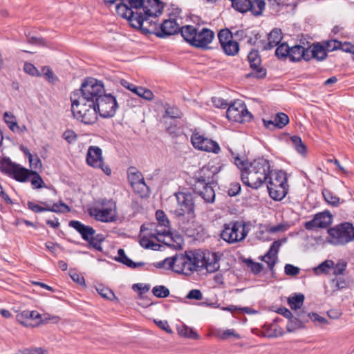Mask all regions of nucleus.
Instances as JSON below:
<instances>
[{
	"mask_svg": "<svg viewBox=\"0 0 354 354\" xmlns=\"http://www.w3.org/2000/svg\"><path fill=\"white\" fill-rule=\"evenodd\" d=\"M165 114L172 119L180 118L182 116L181 111L175 106L167 107L165 110Z\"/></svg>",
	"mask_w": 354,
	"mask_h": 354,
	"instance_id": "obj_54",
	"label": "nucleus"
},
{
	"mask_svg": "<svg viewBox=\"0 0 354 354\" xmlns=\"http://www.w3.org/2000/svg\"><path fill=\"white\" fill-rule=\"evenodd\" d=\"M196 39L193 46L196 48L206 49L208 48V44L212 42L214 37V33L209 28H203L201 30H197L196 32Z\"/></svg>",
	"mask_w": 354,
	"mask_h": 354,
	"instance_id": "obj_21",
	"label": "nucleus"
},
{
	"mask_svg": "<svg viewBox=\"0 0 354 354\" xmlns=\"http://www.w3.org/2000/svg\"><path fill=\"white\" fill-rule=\"evenodd\" d=\"M138 96L147 101H151L153 100L154 95L151 90L141 86V88L140 89Z\"/></svg>",
	"mask_w": 354,
	"mask_h": 354,
	"instance_id": "obj_59",
	"label": "nucleus"
},
{
	"mask_svg": "<svg viewBox=\"0 0 354 354\" xmlns=\"http://www.w3.org/2000/svg\"><path fill=\"white\" fill-rule=\"evenodd\" d=\"M3 119L10 129L13 132H15L17 130L19 129L20 127L18 125L17 121L15 120V117L13 114L9 112H5L3 115Z\"/></svg>",
	"mask_w": 354,
	"mask_h": 354,
	"instance_id": "obj_42",
	"label": "nucleus"
},
{
	"mask_svg": "<svg viewBox=\"0 0 354 354\" xmlns=\"http://www.w3.org/2000/svg\"><path fill=\"white\" fill-rule=\"evenodd\" d=\"M116 12L118 15L122 18L127 19L132 26L133 23L135 21L136 12H134L131 8H129V5L125 3V1H121V3L116 6Z\"/></svg>",
	"mask_w": 354,
	"mask_h": 354,
	"instance_id": "obj_27",
	"label": "nucleus"
},
{
	"mask_svg": "<svg viewBox=\"0 0 354 354\" xmlns=\"http://www.w3.org/2000/svg\"><path fill=\"white\" fill-rule=\"evenodd\" d=\"M46 211L53 212L55 213H60L64 212H69V207L63 202L59 203H54L51 207H46Z\"/></svg>",
	"mask_w": 354,
	"mask_h": 354,
	"instance_id": "obj_51",
	"label": "nucleus"
},
{
	"mask_svg": "<svg viewBox=\"0 0 354 354\" xmlns=\"http://www.w3.org/2000/svg\"><path fill=\"white\" fill-rule=\"evenodd\" d=\"M281 243L279 240L274 241L267 253L262 257L261 260L264 261L270 270H272L277 259V254Z\"/></svg>",
	"mask_w": 354,
	"mask_h": 354,
	"instance_id": "obj_24",
	"label": "nucleus"
},
{
	"mask_svg": "<svg viewBox=\"0 0 354 354\" xmlns=\"http://www.w3.org/2000/svg\"><path fill=\"white\" fill-rule=\"evenodd\" d=\"M163 10L162 3L160 0H147V4H145L144 12L149 17H153L162 14Z\"/></svg>",
	"mask_w": 354,
	"mask_h": 354,
	"instance_id": "obj_26",
	"label": "nucleus"
},
{
	"mask_svg": "<svg viewBox=\"0 0 354 354\" xmlns=\"http://www.w3.org/2000/svg\"><path fill=\"white\" fill-rule=\"evenodd\" d=\"M221 170V167L217 165H205L195 173L196 179H202L212 186L217 185V174Z\"/></svg>",
	"mask_w": 354,
	"mask_h": 354,
	"instance_id": "obj_18",
	"label": "nucleus"
},
{
	"mask_svg": "<svg viewBox=\"0 0 354 354\" xmlns=\"http://www.w3.org/2000/svg\"><path fill=\"white\" fill-rule=\"evenodd\" d=\"M205 259L204 268L207 270L208 272H214L219 269V257L214 252H205Z\"/></svg>",
	"mask_w": 354,
	"mask_h": 354,
	"instance_id": "obj_28",
	"label": "nucleus"
},
{
	"mask_svg": "<svg viewBox=\"0 0 354 354\" xmlns=\"http://www.w3.org/2000/svg\"><path fill=\"white\" fill-rule=\"evenodd\" d=\"M17 165V164L12 162L9 159H3L0 162V170L11 176Z\"/></svg>",
	"mask_w": 354,
	"mask_h": 354,
	"instance_id": "obj_43",
	"label": "nucleus"
},
{
	"mask_svg": "<svg viewBox=\"0 0 354 354\" xmlns=\"http://www.w3.org/2000/svg\"><path fill=\"white\" fill-rule=\"evenodd\" d=\"M187 259H189V266L191 267L192 274L194 272L200 271L204 268L205 254L201 250H190L186 252Z\"/></svg>",
	"mask_w": 354,
	"mask_h": 354,
	"instance_id": "obj_20",
	"label": "nucleus"
},
{
	"mask_svg": "<svg viewBox=\"0 0 354 354\" xmlns=\"http://www.w3.org/2000/svg\"><path fill=\"white\" fill-rule=\"evenodd\" d=\"M77 134L73 130H66L64 132L62 138L68 143H73L77 140Z\"/></svg>",
	"mask_w": 354,
	"mask_h": 354,
	"instance_id": "obj_63",
	"label": "nucleus"
},
{
	"mask_svg": "<svg viewBox=\"0 0 354 354\" xmlns=\"http://www.w3.org/2000/svg\"><path fill=\"white\" fill-rule=\"evenodd\" d=\"M97 292L101 295L102 297L110 301L117 299L113 292L108 288L102 286H99L96 288Z\"/></svg>",
	"mask_w": 354,
	"mask_h": 354,
	"instance_id": "obj_45",
	"label": "nucleus"
},
{
	"mask_svg": "<svg viewBox=\"0 0 354 354\" xmlns=\"http://www.w3.org/2000/svg\"><path fill=\"white\" fill-rule=\"evenodd\" d=\"M248 60L252 71L246 75L247 77L263 79L266 76L267 71L261 66V59L258 50H251L248 55Z\"/></svg>",
	"mask_w": 354,
	"mask_h": 354,
	"instance_id": "obj_15",
	"label": "nucleus"
},
{
	"mask_svg": "<svg viewBox=\"0 0 354 354\" xmlns=\"http://www.w3.org/2000/svg\"><path fill=\"white\" fill-rule=\"evenodd\" d=\"M234 156L235 165L241 171V180L244 185L252 189H258L268 180L272 171L270 162L259 158L254 160L249 165L247 161L241 159L239 156Z\"/></svg>",
	"mask_w": 354,
	"mask_h": 354,
	"instance_id": "obj_1",
	"label": "nucleus"
},
{
	"mask_svg": "<svg viewBox=\"0 0 354 354\" xmlns=\"http://www.w3.org/2000/svg\"><path fill=\"white\" fill-rule=\"evenodd\" d=\"M79 95L77 99H82L91 104L96 103L101 97L105 95L104 84L102 81L93 77L86 78L81 85L80 90L75 91Z\"/></svg>",
	"mask_w": 354,
	"mask_h": 354,
	"instance_id": "obj_3",
	"label": "nucleus"
},
{
	"mask_svg": "<svg viewBox=\"0 0 354 354\" xmlns=\"http://www.w3.org/2000/svg\"><path fill=\"white\" fill-rule=\"evenodd\" d=\"M310 48H304L301 45L290 47L289 59L292 62H300L301 59L309 61Z\"/></svg>",
	"mask_w": 354,
	"mask_h": 354,
	"instance_id": "obj_23",
	"label": "nucleus"
},
{
	"mask_svg": "<svg viewBox=\"0 0 354 354\" xmlns=\"http://www.w3.org/2000/svg\"><path fill=\"white\" fill-rule=\"evenodd\" d=\"M132 288L135 291L138 290L139 294L142 295V294H145L149 290L150 285L143 283H136L133 285Z\"/></svg>",
	"mask_w": 354,
	"mask_h": 354,
	"instance_id": "obj_64",
	"label": "nucleus"
},
{
	"mask_svg": "<svg viewBox=\"0 0 354 354\" xmlns=\"http://www.w3.org/2000/svg\"><path fill=\"white\" fill-rule=\"evenodd\" d=\"M102 207H95L90 214L97 221L111 223L117 220L116 204L112 200L103 199L100 203Z\"/></svg>",
	"mask_w": 354,
	"mask_h": 354,
	"instance_id": "obj_8",
	"label": "nucleus"
},
{
	"mask_svg": "<svg viewBox=\"0 0 354 354\" xmlns=\"http://www.w3.org/2000/svg\"><path fill=\"white\" fill-rule=\"evenodd\" d=\"M232 6L240 12L250 11L254 16H259L265 8L266 2L263 0H234Z\"/></svg>",
	"mask_w": 354,
	"mask_h": 354,
	"instance_id": "obj_13",
	"label": "nucleus"
},
{
	"mask_svg": "<svg viewBox=\"0 0 354 354\" xmlns=\"http://www.w3.org/2000/svg\"><path fill=\"white\" fill-rule=\"evenodd\" d=\"M28 160L32 169H37L41 167V162L37 155L33 156L32 154H29Z\"/></svg>",
	"mask_w": 354,
	"mask_h": 354,
	"instance_id": "obj_60",
	"label": "nucleus"
},
{
	"mask_svg": "<svg viewBox=\"0 0 354 354\" xmlns=\"http://www.w3.org/2000/svg\"><path fill=\"white\" fill-rule=\"evenodd\" d=\"M180 27L174 19H165L159 25L156 36L160 38L175 35L179 32Z\"/></svg>",
	"mask_w": 354,
	"mask_h": 354,
	"instance_id": "obj_22",
	"label": "nucleus"
},
{
	"mask_svg": "<svg viewBox=\"0 0 354 354\" xmlns=\"http://www.w3.org/2000/svg\"><path fill=\"white\" fill-rule=\"evenodd\" d=\"M288 319V322L286 326V330L288 332L292 333L297 329L304 327V324L302 321H301L295 315L292 314L291 317H289Z\"/></svg>",
	"mask_w": 354,
	"mask_h": 354,
	"instance_id": "obj_35",
	"label": "nucleus"
},
{
	"mask_svg": "<svg viewBox=\"0 0 354 354\" xmlns=\"http://www.w3.org/2000/svg\"><path fill=\"white\" fill-rule=\"evenodd\" d=\"M192 143L194 148L201 151L218 153L221 148L218 144L199 133H194L191 138Z\"/></svg>",
	"mask_w": 354,
	"mask_h": 354,
	"instance_id": "obj_16",
	"label": "nucleus"
},
{
	"mask_svg": "<svg viewBox=\"0 0 354 354\" xmlns=\"http://www.w3.org/2000/svg\"><path fill=\"white\" fill-rule=\"evenodd\" d=\"M24 71L26 73L34 77L41 76V73H39L38 69L31 63H25L24 66Z\"/></svg>",
	"mask_w": 354,
	"mask_h": 354,
	"instance_id": "obj_53",
	"label": "nucleus"
},
{
	"mask_svg": "<svg viewBox=\"0 0 354 354\" xmlns=\"http://www.w3.org/2000/svg\"><path fill=\"white\" fill-rule=\"evenodd\" d=\"M157 17L155 16V19H153V17H149V15L136 12V16L132 27L140 29L145 34H152L156 36L157 30L159 26Z\"/></svg>",
	"mask_w": 354,
	"mask_h": 354,
	"instance_id": "obj_11",
	"label": "nucleus"
},
{
	"mask_svg": "<svg viewBox=\"0 0 354 354\" xmlns=\"http://www.w3.org/2000/svg\"><path fill=\"white\" fill-rule=\"evenodd\" d=\"M268 42L264 46V50H270L277 46L282 39V32L279 28H274L268 35Z\"/></svg>",
	"mask_w": 354,
	"mask_h": 354,
	"instance_id": "obj_29",
	"label": "nucleus"
},
{
	"mask_svg": "<svg viewBox=\"0 0 354 354\" xmlns=\"http://www.w3.org/2000/svg\"><path fill=\"white\" fill-rule=\"evenodd\" d=\"M310 48L309 57L310 60L312 58L315 59L317 61H323L327 57V53L325 48L319 44H314Z\"/></svg>",
	"mask_w": 354,
	"mask_h": 354,
	"instance_id": "obj_30",
	"label": "nucleus"
},
{
	"mask_svg": "<svg viewBox=\"0 0 354 354\" xmlns=\"http://www.w3.org/2000/svg\"><path fill=\"white\" fill-rule=\"evenodd\" d=\"M323 196L325 201L333 206H337L339 203V198L334 195L331 192L327 189L323 190Z\"/></svg>",
	"mask_w": 354,
	"mask_h": 354,
	"instance_id": "obj_46",
	"label": "nucleus"
},
{
	"mask_svg": "<svg viewBox=\"0 0 354 354\" xmlns=\"http://www.w3.org/2000/svg\"><path fill=\"white\" fill-rule=\"evenodd\" d=\"M274 120L277 129L283 128L289 122L288 116L284 113H278L275 115Z\"/></svg>",
	"mask_w": 354,
	"mask_h": 354,
	"instance_id": "obj_48",
	"label": "nucleus"
},
{
	"mask_svg": "<svg viewBox=\"0 0 354 354\" xmlns=\"http://www.w3.org/2000/svg\"><path fill=\"white\" fill-rule=\"evenodd\" d=\"M97 113L104 118H111L115 115L118 104L116 99L111 94H105L95 103Z\"/></svg>",
	"mask_w": 354,
	"mask_h": 354,
	"instance_id": "obj_12",
	"label": "nucleus"
},
{
	"mask_svg": "<svg viewBox=\"0 0 354 354\" xmlns=\"http://www.w3.org/2000/svg\"><path fill=\"white\" fill-rule=\"evenodd\" d=\"M304 299L305 297L303 294H295L289 297L287 301L290 308L295 311L301 308Z\"/></svg>",
	"mask_w": 354,
	"mask_h": 354,
	"instance_id": "obj_34",
	"label": "nucleus"
},
{
	"mask_svg": "<svg viewBox=\"0 0 354 354\" xmlns=\"http://www.w3.org/2000/svg\"><path fill=\"white\" fill-rule=\"evenodd\" d=\"M115 260L118 262H120L123 264H125L129 268H135L139 266H144V263H134L131 259H130L125 254V252L123 249L120 248L118 250V257L115 258Z\"/></svg>",
	"mask_w": 354,
	"mask_h": 354,
	"instance_id": "obj_32",
	"label": "nucleus"
},
{
	"mask_svg": "<svg viewBox=\"0 0 354 354\" xmlns=\"http://www.w3.org/2000/svg\"><path fill=\"white\" fill-rule=\"evenodd\" d=\"M289 53L290 46L286 42L279 44L275 50V55L280 59H286L288 58Z\"/></svg>",
	"mask_w": 354,
	"mask_h": 354,
	"instance_id": "obj_40",
	"label": "nucleus"
},
{
	"mask_svg": "<svg viewBox=\"0 0 354 354\" xmlns=\"http://www.w3.org/2000/svg\"><path fill=\"white\" fill-rule=\"evenodd\" d=\"M295 315L302 321L303 324L309 322L310 320L312 313H307L304 309H298L295 310Z\"/></svg>",
	"mask_w": 354,
	"mask_h": 354,
	"instance_id": "obj_58",
	"label": "nucleus"
},
{
	"mask_svg": "<svg viewBox=\"0 0 354 354\" xmlns=\"http://www.w3.org/2000/svg\"><path fill=\"white\" fill-rule=\"evenodd\" d=\"M332 215L329 212H323L315 215L314 218L305 223V228L313 230L316 228H326L332 223Z\"/></svg>",
	"mask_w": 354,
	"mask_h": 354,
	"instance_id": "obj_19",
	"label": "nucleus"
},
{
	"mask_svg": "<svg viewBox=\"0 0 354 354\" xmlns=\"http://www.w3.org/2000/svg\"><path fill=\"white\" fill-rule=\"evenodd\" d=\"M330 286H331L333 292H335L339 290L345 288L346 287V282L344 280H342L340 279H333L331 281Z\"/></svg>",
	"mask_w": 354,
	"mask_h": 354,
	"instance_id": "obj_55",
	"label": "nucleus"
},
{
	"mask_svg": "<svg viewBox=\"0 0 354 354\" xmlns=\"http://www.w3.org/2000/svg\"><path fill=\"white\" fill-rule=\"evenodd\" d=\"M290 141L294 146L295 149L300 154L304 155L306 152V146L302 142L299 136H294L290 138Z\"/></svg>",
	"mask_w": 354,
	"mask_h": 354,
	"instance_id": "obj_41",
	"label": "nucleus"
},
{
	"mask_svg": "<svg viewBox=\"0 0 354 354\" xmlns=\"http://www.w3.org/2000/svg\"><path fill=\"white\" fill-rule=\"evenodd\" d=\"M188 261L186 252L185 254L179 253L157 262L154 266L157 268H166L178 274L189 276L192 274V270L191 267L188 266Z\"/></svg>",
	"mask_w": 354,
	"mask_h": 354,
	"instance_id": "obj_5",
	"label": "nucleus"
},
{
	"mask_svg": "<svg viewBox=\"0 0 354 354\" xmlns=\"http://www.w3.org/2000/svg\"><path fill=\"white\" fill-rule=\"evenodd\" d=\"M31 171L17 165L11 176L17 181L25 182L30 176Z\"/></svg>",
	"mask_w": 354,
	"mask_h": 354,
	"instance_id": "obj_33",
	"label": "nucleus"
},
{
	"mask_svg": "<svg viewBox=\"0 0 354 354\" xmlns=\"http://www.w3.org/2000/svg\"><path fill=\"white\" fill-rule=\"evenodd\" d=\"M69 226L77 230L85 241L91 239V236L95 235V230L89 225H85L78 221H71Z\"/></svg>",
	"mask_w": 354,
	"mask_h": 354,
	"instance_id": "obj_25",
	"label": "nucleus"
},
{
	"mask_svg": "<svg viewBox=\"0 0 354 354\" xmlns=\"http://www.w3.org/2000/svg\"><path fill=\"white\" fill-rule=\"evenodd\" d=\"M194 180L193 190L194 192L201 196L206 203H213L215 199L214 186L201 178L196 179V176H194Z\"/></svg>",
	"mask_w": 354,
	"mask_h": 354,
	"instance_id": "obj_17",
	"label": "nucleus"
},
{
	"mask_svg": "<svg viewBox=\"0 0 354 354\" xmlns=\"http://www.w3.org/2000/svg\"><path fill=\"white\" fill-rule=\"evenodd\" d=\"M86 163L93 167L100 168L106 175L111 173V169L103 164L102 149L97 146H90L86 153Z\"/></svg>",
	"mask_w": 354,
	"mask_h": 354,
	"instance_id": "obj_14",
	"label": "nucleus"
},
{
	"mask_svg": "<svg viewBox=\"0 0 354 354\" xmlns=\"http://www.w3.org/2000/svg\"><path fill=\"white\" fill-rule=\"evenodd\" d=\"M178 207L174 213L176 217L180 218L186 214L189 217L194 216V203L191 194L178 192L175 194Z\"/></svg>",
	"mask_w": 354,
	"mask_h": 354,
	"instance_id": "obj_9",
	"label": "nucleus"
},
{
	"mask_svg": "<svg viewBox=\"0 0 354 354\" xmlns=\"http://www.w3.org/2000/svg\"><path fill=\"white\" fill-rule=\"evenodd\" d=\"M327 241L333 245H345L354 240V227L343 223L328 230Z\"/></svg>",
	"mask_w": 354,
	"mask_h": 354,
	"instance_id": "obj_7",
	"label": "nucleus"
},
{
	"mask_svg": "<svg viewBox=\"0 0 354 354\" xmlns=\"http://www.w3.org/2000/svg\"><path fill=\"white\" fill-rule=\"evenodd\" d=\"M222 49L227 55L234 56L239 53V45L236 41L232 39L223 45Z\"/></svg>",
	"mask_w": 354,
	"mask_h": 354,
	"instance_id": "obj_37",
	"label": "nucleus"
},
{
	"mask_svg": "<svg viewBox=\"0 0 354 354\" xmlns=\"http://www.w3.org/2000/svg\"><path fill=\"white\" fill-rule=\"evenodd\" d=\"M152 293L158 298H165L169 296V290L165 286H156L153 288Z\"/></svg>",
	"mask_w": 354,
	"mask_h": 354,
	"instance_id": "obj_49",
	"label": "nucleus"
},
{
	"mask_svg": "<svg viewBox=\"0 0 354 354\" xmlns=\"http://www.w3.org/2000/svg\"><path fill=\"white\" fill-rule=\"evenodd\" d=\"M165 236H168L171 239V240L173 241V243H165V245H168L169 247L174 248L175 250H180L182 249V245L183 243V239L182 236L179 234H173L171 232L170 234H168L167 235H165Z\"/></svg>",
	"mask_w": 354,
	"mask_h": 354,
	"instance_id": "obj_39",
	"label": "nucleus"
},
{
	"mask_svg": "<svg viewBox=\"0 0 354 354\" xmlns=\"http://www.w3.org/2000/svg\"><path fill=\"white\" fill-rule=\"evenodd\" d=\"M197 29L190 25L184 26L183 27H180L179 32H180L181 36L183 39L193 46L194 41L196 39V32Z\"/></svg>",
	"mask_w": 354,
	"mask_h": 354,
	"instance_id": "obj_31",
	"label": "nucleus"
},
{
	"mask_svg": "<svg viewBox=\"0 0 354 354\" xmlns=\"http://www.w3.org/2000/svg\"><path fill=\"white\" fill-rule=\"evenodd\" d=\"M132 169L134 170L135 169L132 168ZM129 180L132 186L134 185H142L145 187H147L142 174L138 171H131V169H130L129 171Z\"/></svg>",
	"mask_w": 354,
	"mask_h": 354,
	"instance_id": "obj_38",
	"label": "nucleus"
},
{
	"mask_svg": "<svg viewBox=\"0 0 354 354\" xmlns=\"http://www.w3.org/2000/svg\"><path fill=\"white\" fill-rule=\"evenodd\" d=\"M178 333L180 336L189 339H197L199 337L197 333L193 328L186 325L178 326Z\"/></svg>",
	"mask_w": 354,
	"mask_h": 354,
	"instance_id": "obj_36",
	"label": "nucleus"
},
{
	"mask_svg": "<svg viewBox=\"0 0 354 354\" xmlns=\"http://www.w3.org/2000/svg\"><path fill=\"white\" fill-rule=\"evenodd\" d=\"M41 72L45 78L51 84H55L58 81V77L55 75L53 70L47 66H43Z\"/></svg>",
	"mask_w": 354,
	"mask_h": 354,
	"instance_id": "obj_47",
	"label": "nucleus"
},
{
	"mask_svg": "<svg viewBox=\"0 0 354 354\" xmlns=\"http://www.w3.org/2000/svg\"><path fill=\"white\" fill-rule=\"evenodd\" d=\"M333 265L334 263L333 261L327 260L322 263L317 268H316L315 270L317 272H326L327 271V269L333 268Z\"/></svg>",
	"mask_w": 354,
	"mask_h": 354,
	"instance_id": "obj_62",
	"label": "nucleus"
},
{
	"mask_svg": "<svg viewBox=\"0 0 354 354\" xmlns=\"http://www.w3.org/2000/svg\"><path fill=\"white\" fill-rule=\"evenodd\" d=\"M247 266L250 268L251 271L257 274L263 270V265L260 263L254 262L252 259H248L246 261Z\"/></svg>",
	"mask_w": 354,
	"mask_h": 354,
	"instance_id": "obj_56",
	"label": "nucleus"
},
{
	"mask_svg": "<svg viewBox=\"0 0 354 354\" xmlns=\"http://www.w3.org/2000/svg\"><path fill=\"white\" fill-rule=\"evenodd\" d=\"M78 92H73L71 95V111L75 118L86 124H93L97 120V111L95 103L86 102L82 99H77Z\"/></svg>",
	"mask_w": 354,
	"mask_h": 354,
	"instance_id": "obj_2",
	"label": "nucleus"
},
{
	"mask_svg": "<svg viewBox=\"0 0 354 354\" xmlns=\"http://www.w3.org/2000/svg\"><path fill=\"white\" fill-rule=\"evenodd\" d=\"M156 216L159 223L164 227H167L169 225V221L167 218L165 212L162 210H157Z\"/></svg>",
	"mask_w": 354,
	"mask_h": 354,
	"instance_id": "obj_57",
	"label": "nucleus"
},
{
	"mask_svg": "<svg viewBox=\"0 0 354 354\" xmlns=\"http://www.w3.org/2000/svg\"><path fill=\"white\" fill-rule=\"evenodd\" d=\"M268 179L267 187L270 196L274 201H281L288 194L286 173L282 171H272Z\"/></svg>",
	"mask_w": 354,
	"mask_h": 354,
	"instance_id": "obj_4",
	"label": "nucleus"
},
{
	"mask_svg": "<svg viewBox=\"0 0 354 354\" xmlns=\"http://www.w3.org/2000/svg\"><path fill=\"white\" fill-rule=\"evenodd\" d=\"M145 227L144 225H142L140 227V233L139 234V243L140 245L145 248V249H149V248L151 246L152 240L149 239L147 236H145Z\"/></svg>",
	"mask_w": 354,
	"mask_h": 354,
	"instance_id": "obj_50",
	"label": "nucleus"
},
{
	"mask_svg": "<svg viewBox=\"0 0 354 354\" xmlns=\"http://www.w3.org/2000/svg\"><path fill=\"white\" fill-rule=\"evenodd\" d=\"M30 176H32L31 184L35 189H39L44 186V180L37 172L32 171Z\"/></svg>",
	"mask_w": 354,
	"mask_h": 354,
	"instance_id": "obj_52",
	"label": "nucleus"
},
{
	"mask_svg": "<svg viewBox=\"0 0 354 354\" xmlns=\"http://www.w3.org/2000/svg\"><path fill=\"white\" fill-rule=\"evenodd\" d=\"M218 37L221 47L223 45H225L227 41L232 40L233 34L228 29H222L218 34Z\"/></svg>",
	"mask_w": 354,
	"mask_h": 354,
	"instance_id": "obj_44",
	"label": "nucleus"
},
{
	"mask_svg": "<svg viewBox=\"0 0 354 354\" xmlns=\"http://www.w3.org/2000/svg\"><path fill=\"white\" fill-rule=\"evenodd\" d=\"M226 115L229 120L239 123L250 122L253 118L245 103L241 100L234 102L228 107Z\"/></svg>",
	"mask_w": 354,
	"mask_h": 354,
	"instance_id": "obj_10",
	"label": "nucleus"
},
{
	"mask_svg": "<svg viewBox=\"0 0 354 354\" xmlns=\"http://www.w3.org/2000/svg\"><path fill=\"white\" fill-rule=\"evenodd\" d=\"M300 269L292 264H286L284 268V272L286 275L296 276L299 273Z\"/></svg>",
	"mask_w": 354,
	"mask_h": 354,
	"instance_id": "obj_61",
	"label": "nucleus"
},
{
	"mask_svg": "<svg viewBox=\"0 0 354 354\" xmlns=\"http://www.w3.org/2000/svg\"><path fill=\"white\" fill-rule=\"evenodd\" d=\"M248 235L245 223L243 221H232L225 223L221 232V238L229 244L243 241Z\"/></svg>",
	"mask_w": 354,
	"mask_h": 354,
	"instance_id": "obj_6",
	"label": "nucleus"
}]
</instances>
